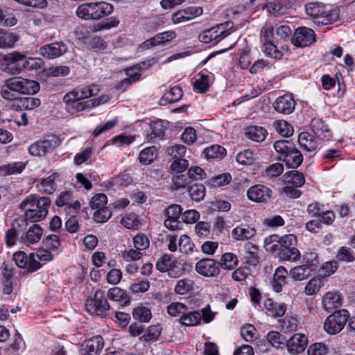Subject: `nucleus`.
<instances>
[{"label":"nucleus","mask_w":355,"mask_h":355,"mask_svg":"<svg viewBox=\"0 0 355 355\" xmlns=\"http://www.w3.org/2000/svg\"><path fill=\"white\" fill-rule=\"evenodd\" d=\"M51 201L48 197L37 198L29 195L20 203L19 208L24 212L26 223H36L46 218Z\"/></svg>","instance_id":"nucleus-1"},{"label":"nucleus","mask_w":355,"mask_h":355,"mask_svg":"<svg viewBox=\"0 0 355 355\" xmlns=\"http://www.w3.org/2000/svg\"><path fill=\"white\" fill-rule=\"evenodd\" d=\"M113 10V6L107 2H90L80 5L77 8L76 15L83 19L95 21L110 15Z\"/></svg>","instance_id":"nucleus-2"},{"label":"nucleus","mask_w":355,"mask_h":355,"mask_svg":"<svg viewBox=\"0 0 355 355\" xmlns=\"http://www.w3.org/2000/svg\"><path fill=\"white\" fill-rule=\"evenodd\" d=\"M85 306L86 311L91 315L101 317L107 315L110 309L105 291L101 289L94 293V297L85 300Z\"/></svg>","instance_id":"nucleus-3"},{"label":"nucleus","mask_w":355,"mask_h":355,"mask_svg":"<svg viewBox=\"0 0 355 355\" xmlns=\"http://www.w3.org/2000/svg\"><path fill=\"white\" fill-rule=\"evenodd\" d=\"M234 25L232 21L218 24L202 32L198 39L201 42L216 44L232 33Z\"/></svg>","instance_id":"nucleus-4"},{"label":"nucleus","mask_w":355,"mask_h":355,"mask_svg":"<svg viewBox=\"0 0 355 355\" xmlns=\"http://www.w3.org/2000/svg\"><path fill=\"white\" fill-rule=\"evenodd\" d=\"M25 55L17 51L0 53V69L10 74H18L24 69Z\"/></svg>","instance_id":"nucleus-5"},{"label":"nucleus","mask_w":355,"mask_h":355,"mask_svg":"<svg viewBox=\"0 0 355 355\" xmlns=\"http://www.w3.org/2000/svg\"><path fill=\"white\" fill-rule=\"evenodd\" d=\"M67 112L71 115H76L78 112L87 110L100 104L101 100L92 99L83 101L67 92L63 97Z\"/></svg>","instance_id":"nucleus-6"},{"label":"nucleus","mask_w":355,"mask_h":355,"mask_svg":"<svg viewBox=\"0 0 355 355\" xmlns=\"http://www.w3.org/2000/svg\"><path fill=\"white\" fill-rule=\"evenodd\" d=\"M7 87L12 91L21 94L33 95L40 90V85L37 81L14 77L7 80Z\"/></svg>","instance_id":"nucleus-7"},{"label":"nucleus","mask_w":355,"mask_h":355,"mask_svg":"<svg viewBox=\"0 0 355 355\" xmlns=\"http://www.w3.org/2000/svg\"><path fill=\"white\" fill-rule=\"evenodd\" d=\"M349 314L346 309L334 311L324 321V329L329 334L339 333L348 320Z\"/></svg>","instance_id":"nucleus-8"},{"label":"nucleus","mask_w":355,"mask_h":355,"mask_svg":"<svg viewBox=\"0 0 355 355\" xmlns=\"http://www.w3.org/2000/svg\"><path fill=\"white\" fill-rule=\"evenodd\" d=\"M315 42V34L311 28L302 26L298 27L294 32L291 42L296 47L304 48Z\"/></svg>","instance_id":"nucleus-9"},{"label":"nucleus","mask_w":355,"mask_h":355,"mask_svg":"<svg viewBox=\"0 0 355 355\" xmlns=\"http://www.w3.org/2000/svg\"><path fill=\"white\" fill-rule=\"evenodd\" d=\"M306 13L310 17L319 19L321 18V23L327 24L331 21L330 10L328 6L321 2H310L305 5Z\"/></svg>","instance_id":"nucleus-10"},{"label":"nucleus","mask_w":355,"mask_h":355,"mask_svg":"<svg viewBox=\"0 0 355 355\" xmlns=\"http://www.w3.org/2000/svg\"><path fill=\"white\" fill-rule=\"evenodd\" d=\"M182 215V209L178 205H170L166 210L164 216L166 217L164 220V225L168 230L175 231L181 229L180 218Z\"/></svg>","instance_id":"nucleus-11"},{"label":"nucleus","mask_w":355,"mask_h":355,"mask_svg":"<svg viewBox=\"0 0 355 355\" xmlns=\"http://www.w3.org/2000/svg\"><path fill=\"white\" fill-rule=\"evenodd\" d=\"M195 269L196 272L205 277H216L220 273L219 264L214 259L205 258L198 261Z\"/></svg>","instance_id":"nucleus-12"},{"label":"nucleus","mask_w":355,"mask_h":355,"mask_svg":"<svg viewBox=\"0 0 355 355\" xmlns=\"http://www.w3.org/2000/svg\"><path fill=\"white\" fill-rule=\"evenodd\" d=\"M272 190L263 184H256L250 187L247 191L249 200L256 202H267L271 198Z\"/></svg>","instance_id":"nucleus-13"},{"label":"nucleus","mask_w":355,"mask_h":355,"mask_svg":"<svg viewBox=\"0 0 355 355\" xmlns=\"http://www.w3.org/2000/svg\"><path fill=\"white\" fill-rule=\"evenodd\" d=\"M58 207H66L69 214H76L80 208V202L74 200L73 193L69 191H64L60 193L55 200Z\"/></svg>","instance_id":"nucleus-14"},{"label":"nucleus","mask_w":355,"mask_h":355,"mask_svg":"<svg viewBox=\"0 0 355 355\" xmlns=\"http://www.w3.org/2000/svg\"><path fill=\"white\" fill-rule=\"evenodd\" d=\"M67 49L65 43L56 42L42 46L40 49V54L47 59H54L64 55Z\"/></svg>","instance_id":"nucleus-15"},{"label":"nucleus","mask_w":355,"mask_h":355,"mask_svg":"<svg viewBox=\"0 0 355 355\" xmlns=\"http://www.w3.org/2000/svg\"><path fill=\"white\" fill-rule=\"evenodd\" d=\"M295 107V102L291 94H284L279 96L273 103L274 109L279 113L284 114H291Z\"/></svg>","instance_id":"nucleus-16"},{"label":"nucleus","mask_w":355,"mask_h":355,"mask_svg":"<svg viewBox=\"0 0 355 355\" xmlns=\"http://www.w3.org/2000/svg\"><path fill=\"white\" fill-rule=\"evenodd\" d=\"M307 343L308 339L305 335L295 334L287 340L286 345L289 353L297 354L304 351Z\"/></svg>","instance_id":"nucleus-17"},{"label":"nucleus","mask_w":355,"mask_h":355,"mask_svg":"<svg viewBox=\"0 0 355 355\" xmlns=\"http://www.w3.org/2000/svg\"><path fill=\"white\" fill-rule=\"evenodd\" d=\"M56 141L53 139L38 141L29 146L28 151L33 156H45L53 150Z\"/></svg>","instance_id":"nucleus-18"},{"label":"nucleus","mask_w":355,"mask_h":355,"mask_svg":"<svg viewBox=\"0 0 355 355\" xmlns=\"http://www.w3.org/2000/svg\"><path fill=\"white\" fill-rule=\"evenodd\" d=\"M176 37V33L173 31H168L156 34L153 37L146 40L143 45L146 49H151L158 45H164Z\"/></svg>","instance_id":"nucleus-19"},{"label":"nucleus","mask_w":355,"mask_h":355,"mask_svg":"<svg viewBox=\"0 0 355 355\" xmlns=\"http://www.w3.org/2000/svg\"><path fill=\"white\" fill-rule=\"evenodd\" d=\"M104 347V340L101 336H96L85 340L83 351L85 355H99Z\"/></svg>","instance_id":"nucleus-20"},{"label":"nucleus","mask_w":355,"mask_h":355,"mask_svg":"<svg viewBox=\"0 0 355 355\" xmlns=\"http://www.w3.org/2000/svg\"><path fill=\"white\" fill-rule=\"evenodd\" d=\"M243 248L245 252V255L243 257L244 263L254 267L257 266L260 263L258 246L248 242L244 244Z\"/></svg>","instance_id":"nucleus-21"},{"label":"nucleus","mask_w":355,"mask_h":355,"mask_svg":"<svg viewBox=\"0 0 355 355\" xmlns=\"http://www.w3.org/2000/svg\"><path fill=\"white\" fill-rule=\"evenodd\" d=\"M32 261L30 263L29 268L31 272L40 269L42 264L40 261H48L53 259L52 254L46 249H39L35 253H31Z\"/></svg>","instance_id":"nucleus-22"},{"label":"nucleus","mask_w":355,"mask_h":355,"mask_svg":"<svg viewBox=\"0 0 355 355\" xmlns=\"http://www.w3.org/2000/svg\"><path fill=\"white\" fill-rule=\"evenodd\" d=\"M99 92V85L92 84L89 85L76 87L71 91L69 92V93L73 94V96L84 101V99L97 95Z\"/></svg>","instance_id":"nucleus-23"},{"label":"nucleus","mask_w":355,"mask_h":355,"mask_svg":"<svg viewBox=\"0 0 355 355\" xmlns=\"http://www.w3.org/2000/svg\"><path fill=\"white\" fill-rule=\"evenodd\" d=\"M311 128L314 134L322 140H329L331 132L327 124L321 119L314 118L311 122Z\"/></svg>","instance_id":"nucleus-24"},{"label":"nucleus","mask_w":355,"mask_h":355,"mask_svg":"<svg viewBox=\"0 0 355 355\" xmlns=\"http://www.w3.org/2000/svg\"><path fill=\"white\" fill-rule=\"evenodd\" d=\"M341 304V297L338 292H327L322 298L323 307L328 312H334Z\"/></svg>","instance_id":"nucleus-25"},{"label":"nucleus","mask_w":355,"mask_h":355,"mask_svg":"<svg viewBox=\"0 0 355 355\" xmlns=\"http://www.w3.org/2000/svg\"><path fill=\"white\" fill-rule=\"evenodd\" d=\"M40 100L35 97H22L14 99L12 109L16 110H33L40 105Z\"/></svg>","instance_id":"nucleus-26"},{"label":"nucleus","mask_w":355,"mask_h":355,"mask_svg":"<svg viewBox=\"0 0 355 355\" xmlns=\"http://www.w3.org/2000/svg\"><path fill=\"white\" fill-rule=\"evenodd\" d=\"M256 230L248 225L237 226L232 231V237L236 241L249 240L253 238L256 235Z\"/></svg>","instance_id":"nucleus-27"},{"label":"nucleus","mask_w":355,"mask_h":355,"mask_svg":"<svg viewBox=\"0 0 355 355\" xmlns=\"http://www.w3.org/2000/svg\"><path fill=\"white\" fill-rule=\"evenodd\" d=\"M43 234V230L37 224L32 225L26 232L25 235L21 236V241L26 245L35 244L40 239Z\"/></svg>","instance_id":"nucleus-28"},{"label":"nucleus","mask_w":355,"mask_h":355,"mask_svg":"<svg viewBox=\"0 0 355 355\" xmlns=\"http://www.w3.org/2000/svg\"><path fill=\"white\" fill-rule=\"evenodd\" d=\"M107 297L111 300L118 302L123 306H128L130 303V297L126 291L119 287H112L107 292Z\"/></svg>","instance_id":"nucleus-29"},{"label":"nucleus","mask_w":355,"mask_h":355,"mask_svg":"<svg viewBox=\"0 0 355 355\" xmlns=\"http://www.w3.org/2000/svg\"><path fill=\"white\" fill-rule=\"evenodd\" d=\"M285 164L291 168H297L303 162V155L302 153L296 148L295 146L289 153H286L283 157H279Z\"/></svg>","instance_id":"nucleus-30"},{"label":"nucleus","mask_w":355,"mask_h":355,"mask_svg":"<svg viewBox=\"0 0 355 355\" xmlns=\"http://www.w3.org/2000/svg\"><path fill=\"white\" fill-rule=\"evenodd\" d=\"M300 146L307 152H313L318 148V142L314 136L307 132H302L298 135Z\"/></svg>","instance_id":"nucleus-31"},{"label":"nucleus","mask_w":355,"mask_h":355,"mask_svg":"<svg viewBox=\"0 0 355 355\" xmlns=\"http://www.w3.org/2000/svg\"><path fill=\"white\" fill-rule=\"evenodd\" d=\"M150 66V64L149 62H141L125 69V73L128 76L127 78L134 83L140 79L141 71L149 68Z\"/></svg>","instance_id":"nucleus-32"},{"label":"nucleus","mask_w":355,"mask_h":355,"mask_svg":"<svg viewBox=\"0 0 355 355\" xmlns=\"http://www.w3.org/2000/svg\"><path fill=\"white\" fill-rule=\"evenodd\" d=\"M264 306L267 310L268 315L274 318L282 317L286 311V306L284 303H277L268 299L264 302Z\"/></svg>","instance_id":"nucleus-33"},{"label":"nucleus","mask_w":355,"mask_h":355,"mask_svg":"<svg viewBox=\"0 0 355 355\" xmlns=\"http://www.w3.org/2000/svg\"><path fill=\"white\" fill-rule=\"evenodd\" d=\"M287 275L288 272L283 266H279L275 270L272 282V288L275 292L279 293L282 291V287L286 284Z\"/></svg>","instance_id":"nucleus-34"},{"label":"nucleus","mask_w":355,"mask_h":355,"mask_svg":"<svg viewBox=\"0 0 355 355\" xmlns=\"http://www.w3.org/2000/svg\"><path fill=\"white\" fill-rule=\"evenodd\" d=\"M203 154L207 159H217L220 160L223 159L227 155L226 149L220 145L213 144L207 147Z\"/></svg>","instance_id":"nucleus-35"},{"label":"nucleus","mask_w":355,"mask_h":355,"mask_svg":"<svg viewBox=\"0 0 355 355\" xmlns=\"http://www.w3.org/2000/svg\"><path fill=\"white\" fill-rule=\"evenodd\" d=\"M267 134V130L261 126L252 125L246 128L245 130L246 137L255 142L263 141Z\"/></svg>","instance_id":"nucleus-36"},{"label":"nucleus","mask_w":355,"mask_h":355,"mask_svg":"<svg viewBox=\"0 0 355 355\" xmlns=\"http://www.w3.org/2000/svg\"><path fill=\"white\" fill-rule=\"evenodd\" d=\"M182 91L178 86L171 87L169 91L165 92L159 101L161 105L168 103H173L180 101L182 97Z\"/></svg>","instance_id":"nucleus-37"},{"label":"nucleus","mask_w":355,"mask_h":355,"mask_svg":"<svg viewBox=\"0 0 355 355\" xmlns=\"http://www.w3.org/2000/svg\"><path fill=\"white\" fill-rule=\"evenodd\" d=\"M26 167V164L17 162L0 166V177L21 173Z\"/></svg>","instance_id":"nucleus-38"},{"label":"nucleus","mask_w":355,"mask_h":355,"mask_svg":"<svg viewBox=\"0 0 355 355\" xmlns=\"http://www.w3.org/2000/svg\"><path fill=\"white\" fill-rule=\"evenodd\" d=\"M284 182L286 184L301 187L305 183L304 175L297 171H291L284 175Z\"/></svg>","instance_id":"nucleus-39"},{"label":"nucleus","mask_w":355,"mask_h":355,"mask_svg":"<svg viewBox=\"0 0 355 355\" xmlns=\"http://www.w3.org/2000/svg\"><path fill=\"white\" fill-rule=\"evenodd\" d=\"M265 250L278 257L280 255L281 245L279 242V237L277 235H272L265 239L264 240Z\"/></svg>","instance_id":"nucleus-40"},{"label":"nucleus","mask_w":355,"mask_h":355,"mask_svg":"<svg viewBox=\"0 0 355 355\" xmlns=\"http://www.w3.org/2000/svg\"><path fill=\"white\" fill-rule=\"evenodd\" d=\"M38 191L41 193L51 194L56 189L55 182V174L49 175L46 178L42 179L37 184Z\"/></svg>","instance_id":"nucleus-41"},{"label":"nucleus","mask_w":355,"mask_h":355,"mask_svg":"<svg viewBox=\"0 0 355 355\" xmlns=\"http://www.w3.org/2000/svg\"><path fill=\"white\" fill-rule=\"evenodd\" d=\"M101 31L99 24L79 25L75 29V35L79 40L86 39L91 33Z\"/></svg>","instance_id":"nucleus-42"},{"label":"nucleus","mask_w":355,"mask_h":355,"mask_svg":"<svg viewBox=\"0 0 355 355\" xmlns=\"http://www.w3.org/2000/svg\"><path fill=\"white\" fill-rule=\"evenodd\" d=\"M12 257L19 268L25 269L27 272H31L29 268L30 263L32 261L31 253L28 257L24 252L19 251L14 253Z\"/></svg>","instance_id":"nucleus-43"},{"label":"nucleus","mask_w":355,"mask_h":355,"mask_svg":"<svg viewBox=\"0 0 355 355\" xmlns=\"http://www.w3.org/2000/svg\"><path fill=\"white\" fill-rule=\"evenodd\" d=\"M238 263L239 259L237 256L232 252H226L223 254L218 262L219 267L220 266L226 270L234 269L237 266Z\"/></svg>","instance_id":"nucleus-44"},{"label":"nucleus","mask_w":355,"mask_h":355,"mask_svg":"<svg viewBox=\"0 0 355 355\" xmlns=\"http://www.w3.org/2000/svg\"><path fill=\"white\" fill-rule=\"evenodd\" d=\"M201 320V314L198 311H187L180 318V322L184 326H196L200 324Z\"/></svg>","instance_id":"nucleus-45"},{"label":"nucleus","mask_w":355,"mask_h":355,"mask_svg":"<svg viewBox=\"0 0 355 355\" xmlns=\"http://www.w3.org/2000/svg\"><path fill=\"white\" fill-rule=\"evenodd\" d=\"M18 221L19 220L14 221L11 228L8 229L6 232L5 241L6 245L9 247L14 245L19 239L20 224Z\"/></svg>","instance_id":"nucleus-46"},{"label":"nucleus","mask_w":355,"mask_h":355,"mask_svg":"<svg viewBox=\"0 0 355 355\" xmlns=\"http://www.w3.org/2000/svg\"><path fill=\"white\" fill-rule=\"evenodd\" d=\"M150 286V282L146 279H135L129 286V291L133 294L147 292Z\"/></svg>","instance_id":"nucleus-47"},{"label":"nucleus","mask_w":355,"mask_h":355,"mask_svg":"<svg viewBox=\"0 0 355 355\" xmlns=\"http://www.w3.org/2000/svg\"><path fill=\"white\" fill-rule=\"evenodd\" d=\"M175 261V259L172 255L165 254L157 259L155 265L156 268L162 272H168Z\"/></svg>","instance_id":"nucleus-48"},{"label":"nucleus","mask_w":355,"mask_h":355,"mask_svg":"<svg viewBox=\"0 0 355 355\" xmlns=\"http://www.w3.org/2000/svg\"><path fill=\"white\" fill-rule=\"evenodd\" d=\"M304 265L312 270H316L320 265L319 257L315 252L309 250L303 255Z\"/></svg>","instance_id":"nucleus-49"},{"label":"nucleus","mask_w":355,"mask_h":355,"mask_svg":"<svg viewBox=\"0 0 355 355\" xmlns=\"http://www.w3.org/2000/svg\"><path fill=\"white\" fill-rule=\"evenodd\" d=\"M17 40L18 37L14 33L0 29V48L11 47Z\"/></svg>","instance_id":"nucleus-50"},{"label":"nucleus","mask_w":355,"mask_h":355,"mask_svg":"<svg viewBox=\"0 0 355 355\" xmlns=\"http://www.w3.org/2000/svg\"><path fill=\"white\" fill-rule=\"evenodd\" d=\"M273 127L280 135L288 137L293 134V128L284 120L275 121Z\"/></svg>","instance_id":"nucleus-51"},{"label":"nucleus","mask_w":355,"mask_h":355,"mask_svg":"<svg viewBox=\"0 0 355 355\" xmlns=\"http://www.w3.org/2000/svg\"><path fill=\"white\" fill-rule=\"evenodd\" d=\"M300 257V252L295 245L280 251L279 258L282 261H296Z\"/></svg>","instance_id":"nucleus-52"},{"label":"nucleus","mask_w":355,"mask_h":355,"mask_svg":"<svg viewBox=\"0 0 355 355\" xmlns=\"http://www.w3.org/2000/svg\"><path fill=\"white\" fill-rule=\"evenodd\" d=\"M121 223L127 229L138 230L141 225L138 216L135 214H128L121 220Z\"/></svg>","instance_id":"nucleus-53"},{"label":"nucleus","mask_w":355,"mask_h":355,"mask_svg":"<svg viewBox=\"0 0 355 355\" xmlns=\"http://www.w3.org/2000/svg\"><path fill=\"white\" fill-rule=\"evenodd\" d=\"M295 144L291 141L287 139H282L276 141L273 147L275 150L279 154V157H283L288 152L293 149Z\"/></svg>","instance_id":"nucleus-54"},{"label":"nucleus","mask_w":355,"mask_h":355,"mask_svg":"<svg viewBox=\"0 0 355 355\" xmlns=\"http://www.w3.org/2000/svg\"><path fill=\"white\" fill-rule=\"evenodd\" d=\"M193 281L190 279H182L178 281L174 291L178 295H185L193 290Z\"/></svg>","instance_id":"nucleus-55"},{"label":"nucleus","mask_w":355,"mask_h":355,"mask_svg":"<svg viewBox=\"0 0 355 355\" xmlns=\"http://www.w3.org/2000/svg\"><path fill=\"white\" fill-rule=\"evenodd\" d=\"M323 284L322 278L319 277H313L306 284L304 292L308 295H313L320 291Z\"/></svg>","instance_id":"nucleus-56"},{"label":"nucleus","mask_w":355,"mask_h":355,"mask_svg":"<svg viewBox=\"0 0 355 355\" xmlns=\"http://www.w3.org/2000/svg\"><path fill=\"white\" fill-rule=\"evenodd\" d=\"M311 271L313 270L303 264L302 266H297L292 268L290 270V275H292L293 278L295 281H301L310 276Z\"/></svg>","instance_id":"nucleus-57"},{"label":"nucleus","mask_w":355,"mask_h":355,"mask_svg":"<svg viewBox=\"0 0 355 355\" xmlns=\"http://www.w3.org/2000/svg\"><path fill=\"white\" fill-rule=\"evenodd\" d=\"M262 51L266 55L275 59H280L283 55L282 51L278 49L271 40L264 42Z\"/></svg>","instance_id":"nucleus-58"},{"label":"nucleus","mask_w":355,"mask_h":355,"mask_svg":"<svg viewBox=\"0 0 355 355\" xmlns=\"http://www.w3.org/2000/svg\"><path fill=\"white\" fill-rule=\"evenodd\" d=\"M155 152L156 148L155 146L146 148L139 153V162L144 165L150 164L156 157Z\"/></svg>","instance_id":"nucleus-59"},{"label":"nucleus","mask_w":355,"mask_h":355,"mask_svg":"<svg viewBox=\"0 0 355 355\" xmlns=\"http://www.w3.org/2000/svg\"><path fill=\"white\" fill-rule=\"evenodd\" d=\"M187 311L188 307L180 302L171 303L167 307V312L172 317L181 318Z\"/></svg>","instance_id":"nucleus-60"},{"label":"nucleus","mask_w":355,"mask_h":355,"mask_svg":"<svg viewBox=\"0 0 355 355\" xmlns=\"http://www.w3.org/2000/svg\"><path fill=\"white\" fill-rule=\"evenodd\" d=\"M188 192L193 200L199 202L205 196V187L201 184H195L189 187Z\"/></svg>","instance_id":"nucleus-61"},{"label":"nucleus","mask_w":355,"mask_h":355,"mask_svg":"<svg viewBox=\"0 0 355 355\" xmlns=\"http://www.w3.org/2000/svg\"><path fill=\"white\" fill-rule=\"evenodd\" d=\"M178 248L182 253L189 254L193 251L194 244L190 237L186 234H182L178 239Z\"/></svg>","instance_id":"nucleus-62"},{"label":"nucleus","mask_w":355,"mask_h":355,"mask_svg":"<svg viewBox=\"0 0 355 355\" xmlns=\"http://www.w3.org/2000/svg\"><path fill=\"white\" fill-rule=\"evenodd\" d=\"M284 171L282 164L277 162L270 165L264 171L263 175L268 179H272L279 176Z\"/></svg>","instance_id":"nucleus-63"},{"label":"nucleus","mask_w":355,"mask_h":355,"mask_svg":"<svg viewBox=\"0 0 355 355\" xmlns=\"http://www.w3.org/2000/svg\"><path fill=\"white\" fill-rule=\"evenodd\" d=\"M133 317L140 322H148L151 318V312L149 309L144 306H138L133 310Z\"/></svg>","instance_id":"nucleus-64"}]
</instances>
